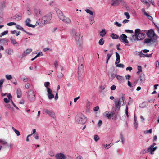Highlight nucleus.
Returning a JSON list of instances; mask_svg holds the SVG:
<instances>
[{
  "instance_id": "f257e3e1",
  "label": "nucleus",
  "mask_w": 159,
  "mask_h": 159,
  "mask_svg": "<svg viewBox=\"0 0 159 159\" xmlns=\"http://www.w3.org/2000/svg\"><path fill=\"white\" fill-rule=\"evenodd\" d=\"M70 33L75 39L76 43L80 44L82 42V36H81L80 33L77 30L72 29L70 30Z\"/></svg>"
},
{
  "instance_id": "f03ea898",
  "label": "nucleus",
  "mask_w": 159,
  "mask_h": 159,
  "mask_svg": "<svg viewBox=\"0 0 159 159\" xmlns=\"http://www.w3.org/2000/svg\"><path fill=\"white\" fill-rule=\"evenodd\" d=\"M145 30H141L139 29H137L135 30V33L137 41L142 40L145 37Z\"/></svg>"
},
{
  "instance_id": "7ed1b4c3",
  "label": "nucleus",
  "mask_w": 159,
  "mask_h": 159,
  "mask_svg": "<svg viewBox=\"0 0 159 159\" xmlns=\"http://www.w3.org/2000/svg\"><path fill=\"white\" fill-rule=\"evenodd\" d=\"M84 66L83 64L79 63L78 69V79L80 81H82L84 77Z\"/></svg>"
},
{
  "instance_id": "20e7f679",
  "label": "nucleus",
  "mask_w": 159,
  "mask_h": 159,
  "mask_svg": "<svg viewBox=\"0 0 159 159\" xmlns=\"http://www.w3.org/2000/svg\"><path fill=\"white\" fill-rule=\"evenodd\" d=\"M52 18L50 15H47L43 16L41 19L40 26H43L48 24Z\"/></svg>"
},
{
  "instance_id": "39448f33",
  "label": "nucleus",
  "mask_w": 159,
  "mask_h": 159,
  "mask_svg": "<svg viewBox=\"0 0 159 159\" xmlns=\"http://www.w3.org/2000/svg\"><path fill=\"white\" fill-rule=\"evenodd\" d=\"M86 121L85 116L81 113L78 114L76 116V121L80 124H84Z\"/></svg>"
},
{
  "instance_id": "423d86ee",
  "label": "nucleus",
  "mask_w": 159,
  "mask_h": 159,
  "mask_svg": "<svg viewBox=\"0 0 159 159\" xmlns=\"http://www.w3.org/2000/svg\"><path fill=\"white\" fill-rule=\"evenodd\" d=\"M125 102H124V96L123 95L120 96L119 100L115 102L116 109L118 110H119L121 106L125 105Z\"/></svg>"
},
{
  "instance_id": "0eeeda50",
  "label": "nucleus",
  "mask_w": 159,
  "mask_h": 159,
  "mask_svg": "<svg viewBox=\"0 0 159 159\" xmlns=\"http://www.w3.org/2000/svg\"><path fill=\"white\" fill-rule=\"evenodd\" d=\"M27 97L30 101L34 100L35 99V95L34 92L32 90H30L27 92Z\"/></svg>"
},
{
  "instance_id": "6e6552de",
  "label": "nucleus",
  "mask_w": 159,
  "mask_h": 159,
  "mask_svg": "<svg viewBox=\"0 0 159 159\" xmlns=\"http://www.w3.org/2000/svg\"><path fill=\"white\" fill-rule=\"evenodd\" d=\"M147 37L150 38L154 37V40L157 38V36L156 35L154 30L152 29H150L148 30L146 33Z\"/></svg>"
},
{
  "instance_id": "1a4fd4ad",
  "label": "nucleus",
  "mask_w": 159,
  "mask_h": 159,
  "mask_svg": "<svg viewBox=\"0 0 159 159\" xmlns=\"http://www.w3.org/2000/svg\"><path fill=\"white\" fill-rule=\"evenodd\" d=\"M127 36L125 34H123L120 36V40L123 42L124 43L125 45H127L128 43V41L127 39Z\"/></svg>"
},
{
  "instance_id": "9d476101",
  "label": "nucleus",
  "mask_w": 159,
  "mask_h": 159,
  "mask_svg": "<svg viewBox=\"0 0 159 159\" xmlns=\"http://www.w3.org/2000/svg\"><path fill=\"white\" fill-rule=\"evenodd\" d=\"M155 144V143L152 144L148 149V152H150V153L151 154L153 155L154 154V151H155L157 148L156 146L154 147V145Z\"/></svg>"
},
{
  "instance_id": "9b49d317",
  "label": "nucleus",
  "mask_w": 159,
  "mask_h": 159,
  "mask_svg": "<svg viewBox=\"0 0 159 159\" xmlns=\"http://www.w3.org/2000/svg\"><path fill=\"white\" fill-rule=\"evenodd\" d=\"M60 19L62 20L64 23L69 24L71 23V21L70 19L64 16H60Z\"/></svg>"
},
{
  "instance_id": "f8f14e48",
  "label": "nucleus",
  "mask_w": 159,
  "mask_h": 159,
  "mask_svg": "<svg viewBox=\"0 0 159 159\" xmlns=\"http://www.w3.org/2000/svg\"><path fill=\"white\" fill-rule=\"evenodd\" d=\"M56 159H66V156L62 153H60L55 155Z\"/></svg>"
},
{
  "instance_id": "ddd939ff",
  "label": "nucleus",
  "mask_w": 159,
  "mask_h": 159,
  "mask_svg": "<svg viewBox=\"0 0 159 159\" xmlns=\"http://www.w3.org/2000/svg\"><path fill=\"white\" fill-rule=\"evenodd\" d=\"M47 92L48 98L49 99H51L54 98V95L52 94V91L50 88H47Z\"/></svg>"
},
{
  "instance_id": "4468645a",
  "label": "nucleus",
  "mask_w": 159,
  "mask_h": 159,
  "mask_svg": "<svg viewBox=\"0 0 159 159\" xmlns=\"http://www.w3.org/2000/svg\"><path fill=\"white\" fill-rule=\"evenodd\" d=\"M7 96L8 99L7 98H4V101L6 103H8L11 101L12 98V96L10 94H7Z\"/></svg>"
},
{
  "instance_id": "2eb2a0df",
  "label": "nucleus",
  "mask_w": 159,
  "mask_h": 159,
  "mask_svg": "<svg viewBox=\"0 0 159 159\" xmlns=\"http://www.w3.org/2000/svg\"><path fill=\"white\" fill-rule=\"evenodd\" d=\"M10 41L11 42L13 45L16 47H18L19 45V44L17 42L16 40L15 39L12 37H11L10 38Z\"/></svg>"
},
{
  "instance_id": "dca6fc26",
  "label": "nucleus",
  "mask_w": 159,
  "mask_h": 159,
  "mask_svg": "<svg viewBox=\"0 0 159 159\" xmlns=\"http://www.w3.org/2000/svg\"><path fill=\"white\" fill-rule=\"evenodd\" d=\"M154 42V39L151 38H146L144 40L145 43L148 44Z\"/></svg>"
},
{
  "instance_id": "f3484780",
  "label": "nucleus",
  "mask_w": 159,
  "mask_h": 159,
  "mask_svg": "<svg viewBox=\"0 0 159 159\" xmlns=\"http://www.w3.org/2000/svg\"><path fill=\"white\" fill-rule=\"evenodd\" d=\"M5 52L9 55H12L14 53V51L10 48H9L5 50Z\"/></svg>"
},
{
  "instance_id": "a211bd4d",
  "label": "nucleus",
  "mask_w": 159,
  "mask_h": 159,
  "mask_svg": "<svg viewBox=\"0 0 159 159\" xmlns=\"http://www.w3.org/2000/svg\"><path fill=\"white\" fill-rule=\"evenodd\" d=\"M130 40L132 42H134L137 40V38L135 36V33H134V35H132L131 36L129 37Z\"/></svg>"
},
{
  "instance_id": "6ab92c4d",
  "label": "nucleus",
  "mask_w": 159,
  "mask_h": 159,
  "mask_svg": "<svg viewBox=\"0 0 159 159\" xmlns=\"http://www.w3.org/2000/svg\"><path fill=\"white\" fill-rule=\"evenodd\" d=\"M116 78L118 81L120 83H122L124 81V78L122 76L117 75Z\"/></svg>"
},
{
  "instance_id": "aec40b11",
  "label": "nucleus",
  "mask_w": 159,
  "mask_h": 159,
  "mask_svg": "<svg viewBox=\"0 0 159 159\" xmlns=\"http://www.w3.org/2000/svg\"><path fill=\"white\" fill-rule=\"evenodd\" d=\"M119 1L118 0H112L111 5L113 6H116L119 5Z\"/></svg>"
},
{
  "instance_id": "412c9836",
  "label": "nucleus",
  "mask_w": 159,
  "mask_h": 159,
  "mask_svg": "<svg viewBox=\"0 0 159 159\" xmlns=\"http://www.w3.org/2000/svg\"><path fill=\"white\" fill-rule=\"evenodd\" d=\"M34 12L37 16L38 15V13H39V14L41 15H42L43 14L42 12L41 11L39 8L35 9L34 10Z\"/></svg>"
},
{
  "instance_id": "4be33fe9",
  "label": "nucleus",
  "mask_w": 159,
  "mask_h": 159,
  "mask_svg": "<svg viewBox=\"0 0 159 159\" xmlns=\"http://www.w3.org/2000/svg\"><path fill=\"white\" fill-rule=\"evenodd\" d=\"M139 79L141 83L144 82L145 80V76L144 74H141L139 77Z\"/></svg>"
},
{
  "instance_id": "5701e85b",
  "label": "nucleus",
  "mask_w": 159,
  "mask_h": 159,
  "mask_svg": "<svg viewBox=\"0 0 159 159\" xmlns=\"http://www.w3.org/2000/svg\"><path fill=\"white\" fill-rule=\"evenodd\" d=\"M107 31L105 29H103L100 32V35L102 37H104L106 34Z\"/></svg>"
},
{
  "instance_id": "b1692460",
  "label": "nucleus",
  "mask_w": 159,
  "mask_h": 159,
  "mask_svg": "<svg viewBox=\"0 0 159 159\" xmlns=\"http://www.w3.org/2000/svg\"><path fill=\"white\" fill-rule=\"evenodd\" d=\"M17 97L18 98H20L22 96V92L21 90L20 89H18L17 90Z\"/></svg>"
},
{
  "instance_id": "393cba45",
  "label": "nucleus",
  "mask_w": 159,
  "mask_h": 159,
  "mask_svg": "<svg viewBox=\"0 0 159 159\" xmlns=\"http://www.w3.org/2000/svg\"><path fill=\"white\" fill-rule=\"evenodd\" d=\"M103 115L104 116L107 117L108 119H110L111 117V114H109L107 111H106L103 113Z\"/></svg>"
},
{
  "instance_id": "a878e982",
  "label": "nucleus",
  "mask_w": 159,
  "mask_h": 159,
  "mask_svg": "<svg viewBox=\"0 0 159 159\" xmlns=\"http://www.w3.org/2000/svg\"><path fill=\"white\" fill-rule=\"evenodd\" d=\"M16 28L17 29H19V30H20L22 31H24V32H25L27 33V34H28V33L24 29H23V28H22V27H21V26H20V25H16Z\"/></svg>"
},
{
  "instance_id": "bb28decb",
  "label": "nucleus",
  "mask_w": 159,
  "mask_h": 159,
  "mask_svg": "<svg viewBox=\"0 0 159 159\" xmlns=\"http://www.w3.org/2000/svg\"><path fill=\"white\" fill-rule=\"evenodd\" d=\"M48 114L52 117L54 119L55 118V113L52 111L51 110L49 112Z\"/></svg>"
},
{
  "instance_id": "cd10ccee",
  "label": "nucleus",
  "mask_w": 159,
  "mask_h": 159,
  "mask_svg": "<svg viewBox=\"0 0 159 159\" xmlns=\"http://www.w3.org/2000/svg\"><path fill=\"white\" fill-rule=\"evenodd\" d=\"M117 76V75L116 74L111 73L110 75L109 76V77L111 80H112L115 77H116Z\"/></svg>"
},
{
  "instance_id": "c85d7f7f",
  "label": "nucleus",
  "mask_w": 159,
  "mask_h": 159,
  "mask_svg": "<svg viewBox=\"0 0 159 159\" xmlns=\"http://www.w3.org/2000/svg\"><path fill=\"white\" fill-rule=\"evenodd\" d=\"M148 105V104L146 102H144L141 104H140L139 105V107L142 108H144V107H146Z\"/></svg>"
},
{
  "instance_id": "c756f323",
  "label": "nucleus",
  "mask_w": 159,
  "mask_h": 159,
  "mask_svg": "<svg viewBox=\"0 0 159 159\" xmlns=\"http://www.w3.org/2000/svg\"><path fill=\"white\" fill-rule=\"evenodd\" d=\"M86 12L90 15H93V14L92 11L88 9H86L85 10Z\"/></svg>"
},
{
  "instance_id": "7c9ffc66",
  "label": "nucleus",
  "mask_w": 159,
  "mask_h": 159,
  "mask_svg": "<svg viewBox=\"0 0 159 159\" xmlns=\"http://www.w3.org/2000/svg\"><path fill=\"white\" fill-rule=\"evenodd\" d=\"M57 77L59 79H61L62 78L63 75L62 73L60 72H57Z\"/></svg>"
},
{
  "instance_id": "2f4dec72",
  "label": "nucleus",
  "mask_w": 159,
  "mask_h": 159,
  "mask_svg": "<svg viewBox=\"0 0 159 159\" xmlns=\"http://www.w3.org/2000/svg\"><path fill=\"white\" fill-rule=\"evenodd\" d=\"M12 129L15 132L16 134L17 135V136H19L20 135V132L18 130L16 129L14 127H12Z\"/></svg>"
},
{
  "instance_id": "473e14b6",
  "label": "nucleus",
  "mask_w": 159,
  "mask_h": 159,
  "mask_svg": "<svg viewBox=\"0 0 159 159\" xmlns=\"http://www.w3.org/2000/svg\"><path fill=\"white\" fill-rule=\"evenodd\" d=\"M57 13L58 14V16L60 18V16H63V14L62 12L59 9H57L56 11Z\"/></svg>"
},
{
  "instance_id": "72a5a7b5",
  "label": "nucleus",
  "mask_w": 159,
  "mask_h": 159,
  "mask_svg": "<svg viewBox=\"0 0 159 159\" xmlns=\"http://www.w3.org/2000/svg\"><path fill=\"white\" fill-rule=\"evenodd\" d=\"M15 18L16 20L19 21L21 20L22 18L21 16L19 15H16L15 16Z\"/></svg>"
},
{
  "instance_id": "f704fd0d",
  "label": "nucleus",
  "mask_w": 159,
  "mask_h": 159,
  "mask_svg": "<svg viewBox=\"0 0 159 159\" xmlns=\"http://www.w3.org/2000/svg\"><path fill=\"white\" fill-rule=\"evenodd\" d=\"M32 51V49L30 48L27 49L24 51L25 53H26V55H28Z\"/></svg>"
},
{
  "instance_id": "c9c22d12",
  "label": "nucleus",
  "mask_w": 159,
  "mask_h": 159,
  "mask_svg": "<svg viewBox=\"0 0 159 159\" xmlns=\"http://www.w3.org/2000/svg\"><path fill=\"white\" fill-rule=\"evenodd\" d=\"M111 37L113 39H116L118 38L119 36L116 34L112 33L111 35Z\"/></svg>"
},
{
  "instance_id": "e433bc0d",
  "label": "nucleus",
  "mask_w": 159,
  "mask_h": 159,
  "mask_svg": "<svg viewBox=\"0 0 159 159\" xmlns=\"http://www.w3.org/2000/svg\"><path fill=\"white\" fill-rule=\"evenodd\" d=\"M112 55V54H110L108 53L107 54V61H106V63L107 64L108 63V61L109 59H110V58L111 57V56Z\"/></svg>"
},
{
  "instance_id": "4c0bfd02",
  "label": "nucleus",
  "mask_w": 159,
  "mask_h": 159,
  "mask_svg": "<svg viewBox=\"0 0 159 159\" xmlns=\"http://www.w3.org/2000/svg\"><path fill=\"white\" fill-rule=\"evenodd\" d=\"M104 41L103 38H101L98 42L99 44L101 45H102L104 44Z\"/></svg>"
},
{
  "instance_id": "58836bf2",
  "label": "nucleus",
  "mask_w": 159,
  "mask_h": 159,
  "mask_svg": "<svg viewBox=\"0 0 159 159\" xmlns=\"http://www.w3.org/2000/svg\"><path fill=\"white\" fill-rule=\"evenodd\" d=\"M31 22V20L29 18L26 19L25 21V24L27 26H29L30 24V23Z\"/></svg>"
},
{
  "instance_id": "ea45409f",
  "label": "nucleus",
  "mask_w": 159,
  "mask_h": 159,
  "mask_svg": "<svg viewBox=\"0 0 159 159\" xmlns=\"http://www.w3.org/2000/svg\"><path fill=\"white\" fill-rule=\"evenodd\" d=\"M4 81V79H1L0 80V88L1 89L2 87V85Z\"/></svg>"
},
{
  "instance_id": "a19ab883",
  "label": "nucleus",
  "mask_w": 159,
  "mask_h": 159,
  "mask_svg": "<svg viewBox=\"0 0 159 159\" xmlns=\"http://www.w3.org/2000/svg\"><path fill=\"white\" fill-rule=\"evenodd\" d=\"M5 77L8 80H11L12 78V76L10 75H6L5 76Z\"/></svg>"
},
{
  "instance_id": "79ce46f5",
  "label": "nucleus",
  "mask_w": 159,
  "mask_h": 159,
  "mask_svg": "<svg viewBox=\"0 0 159 159\" xmlns=\"http://www.w3.org/2000/svg\"><path fill=\"white\" fill-rule=\"evenodd\" d=\"M93 139L95 142H97L99 139V138L98 135H96L94 136Z\"/></svg>"
},
{
  "instance_id": "37998d69",
  "label": "nucleus",
  "mask_w": 159,
  "mask_h": 159,
  "mask_svg": "<svg viewBox=\"0 0 159 159\" xmlns=\"http://www.w3.org/2000/svg\"><path fill=\"white\" fill-rule=\"evenodd\" d=\"M147 152H148V149L146 150V149H144L142 150L140 152V154L141 155H144Z\"/></svg>"
},
{
  "instance_id": "c03bdc74",
  "label": "nucleus",
  "mask_w": 159,
  "mask_h": 159,
  "mask_svg": "<svg viewBox=\"0 0 159 159\" xmlns=\"http://www.w3.org/2000/svg\"><path fill=\"white\" fill-rule=\"evenodd\" d=\"M8 33V31H5L1 33L0 34V37H2V36L7 34Z\"/></svg>"
},
{
  "instance_id": "a18cd8bd",
  "label": "nucleus",
  "mask_w": 159,
  "mask_h": 159,
  "mask_svg": "<svg viewBox=\"0 0 159 159\" xmlns=\"http://www.w3.org/2000/svg\"><path fill=\"white\" fill-rule=\"evenodd\" d=\"M145 16H146L150 20L152 21L153 20L152 17L147 13H145Z\"/></svg>"
},
{
  "instance_id": "49530a36",
  "label": "nucleus",
  "mask_w": 159,
  "mask_h": 159,
  "mask_svg": "<svg viewBox=\"0 0 159 159\" xmlns=\"http://www.w3.org/2000/svg\"><path fill=\"white\" fill-rule=\"evenodd\" d=\"M124 14L125 16H126V17L127 19H129L130 18V16L128 12H125L124 13Z\"/></svg>"
},
{
  "instance_id": "de8ad7c7",
  "label": "nucleus",
  "mask_w": 159,
  "mask_h": 159,
  "mask_svg": "<svg viewBox=\"0 0 159 159\" xmlns=\"http://www.w3.org/2000/svg\"><path fill=\"white\" fill-rule=\"evenodd\" d=\"M140 57H145V54H144L142 52V51L140 52V53L138 54Z\"/></svg>"
},
{
  "instance_id": "09e8293b",
  "label": "nucleus",
  "mask_w": 159,
  "mask_h": 159,
  "mask_svg": "<svg viewBox=\"0 0 159 159\" xmlns=\"http://www.w3.org/2000/svg\"><path fill=\"white\" fill-rule=\"evenodd\" d=\"M114 24L119 27H121L122 26V24H121L119 23L117 21H116L114 23Z\"/></svg>"
},
{
  "instance_id": "8fccbe9b",
  "label": "nucleus",
  "mask_w": 159,
  "mask_h": 159,
  "mask_svg": "<svg viewBox=\"0 0 159 159\" xmlns=\"http://www.w3.org/2000/svg\"><path fill=\"white\" fill-rule=\"evenodd\" d=\"M50 85V83L48 82H46L44 83V86L47 88H48V87Z\"/></svg>"
},
{
  "instance_id": "3c124183",
  "label": "nucleus",
  "mask_w": 159,
  "mask_h": 159,
  "mask_svg": "<svg viewBox=\"0 0 159 159\" xmlns=\"http://www.w3.org/2000/svg\"><path fill=\"white\" fill-rule=\"evenodd\" d=\"M125 32L129 33H133L134 32L133 30H125Z\"/></svg>"
},
{
  "instance_id": "603ef678",
  "label": "nucleus",
  "mask_w": 159,
  "mask_h": 159,
  "mask_svg": "<svg viewBox=\"0 0 159 159\" xmlns=\"http://www.w3.org/2000/svg\"><path fill=\"white\" fill-rule=\"evenodd\" d=\"M0 143H1L2 144H6L7 143V142L6 141L2 139L0 140Z\"/></svg>"
},
{
  "instance_id": "864d4df0",
  "label": "nucleus",
  "mask_w": 159,
  "mask_h": 159,
  "mask_svg": "<svg viewBox=\"0 0 159 159\" xmlns=\"http://www.w3.org/2000/svg\"><path fill=\"white\" fill-rule=\"evenodd\" d=\"M116 66L120 68H123L124 67V65L122 64H117L116 65Z\"/></svg>"
},
{
  "instance_id": "5fc2aeb1",
  "label": "nucleus",
  "mask_w": 159,
  "mask_h": 159,
  "mask_svg": "<svg viewBox=\"0 0 159 159\" xmlns=\"http://www.w3.org/2000/svg\"><path fill=\"white\" fill-rule=\"evenodd\" d=\"M7 25L9 26H11L14 25H16V23L15 22H11L8 23L7 24Z\"/></svg>"
},
{
  "instance_id": "6e6d98bb",
  "label": "nucleus",
  "mask_w": 159,
  "mask_h": 159,
  "mask_svg": "<svg viewBox=\"0 0 159 159\" xmlns=\"http://www.w3.org/2000/svg\"><path fill=\"white\" fill-rule=\"evenodd\" d=\"M54 65L56 69H57L58 66V62L57 61H55L54 62Z\"/></svg>"
},
{
  "instance_id": "4d7b16f0",
  "label": "nucleus",
  "mask_w": 159,
  "mask_h": 159,
  "mask_svg": "<svg viewBox=\"0 0 159 159\" xmlns=\"http://www.w3.org/2000/svg\"><path fill=\"white\" fill-rule=\"evenodd\" d=\"M125 114L126 116H127V117H128V107L127 105L126 106V109H125Z\"/></svg>"
},
{
  "instance_id": "13d9d810",
  "label": "nucleus",
  "mask_w": 159,
  "mask_h": 159,
  "mask_svg": "<svg viewBox=\"0 0 159 159\" xmlns=\"http://www.w3.org/2000/svg\"><path fill=\"white\" fill-rule=\"evenodd\" d=\"M49 155L51 156V157H52V156H54V155H55V154L54 153V152L52 151H50L49 153Z\"/></svg>"
},
{
  "instance_id": "bf43d9fd",
  "label": "nucleus",
  "mask_w": 159,
  "mask_h": 159,
  "mask_svg": "<svg viewBox=\"0 0 159 159\" xmlns=\"http://www.w3.org/2000/svg\"><path fill=\"white\" fill-rule=\"evenodd\" d=\"M110 88L111 90H114L116 89V87L115 85H113Z\"/></svg>"
},
{
  "instance_id": "052dcab7",
  "label": "nucleus",
  "mask_w": 159,
  "mask_h": 159,
  "mask_svg": "<svg viewBox=\"0 0 159 159\" xmlns=\"http://www.w3.org/2000/svg\"><path fill=\"white\" fill-rule=\"evenodd\" d=\"M50 111L47 109H45L44 110V112L45 113L49 114Z\"/></svg>"
},
{
  "instance_id": "680f3d73",
  "label": "nucleus",
  "mask_w": 159,
  "mask_h": 159,
  "mask_svg": "<svg viewBox=\"0 0 159 159\" xmlns=\"http://www.w3.org/2000/svg\"><path fill=\"white\" fill-rule=\"evenodd\" d=\"M40 19H39L36 22V23H35V25H36V26H37L38 25H40Z\"/></svg>"
},
{
  "instance_id": "e2e57ef3",
  "label": "nucleus",
  "mask_w": 159,
  "mask_h": 159,
  "mask_svg": "<svg viewBox=\"0 0 159 159\" xmlns=\"http://www.w3.org/2000/svg\"><path fill=\"white\" fill-rule=\"evenodd\" d=\"M102 123V121L101 120H99V121L98 123V127H100L101 126Z\"/></svg>"
},
{
  "instance_id": "0e129e2a",
  "label": "nucleus",
  "mask_w": 159,
  "mask_h": 159,
  "mask_svg": "<svg viewBox=\"0 0 159 159\" xmlns=\"http://www.w3.org/2000/svg\"><path fill=\"white\" fill-rule=\"evenodd\" d=\"M120 61V58H116V60L115 64H116L119 63Z\"/></svg>"
},
{
  "instance_id": "69168bd1",
  "label": "nucleus",
  "mask_w": 159,
  "mask_h": 159,
  "mask_svg": "<svg viewBox=\"0 0 159 159\" xmlns=\"http://www.w3.org/2000/svg\"><path fill=\"white\" fill-rule=\"evenodd\" d=\"M152 54V53L150 54H145V57H151Z\"/></svg>"
},
{
  "instance_id": "338daca9",
  "label": "nucleus",
  "mask_w": 159,
  "mask_h": 159,
  "mask_svg": "<svg viewBox=\"0 0 159 159\" xmlns=\"http://www.w3.org/2000/svg\"><path fill=\"white\" fill-rule=\"evenodd\" d=\"M129 20L127 19H125L123 21V24H125L129 22Z\"/></svg>"
},
{
  "instance_id": "774afa93",
  "label": "nucleus",
  "mask_w": 159,
  "mask_h": 159,
  "mask_svg": "<svg viewBox=\"0 0 159 159\" xmlns=\"http://www.w3.org/2000/svg\"><path fill=\"white\" fill-rule=\"evenodd\" d=\"M30 86V84H27L25 86V88L26 89L29 88Z\"/></svg>"
}]
</instances>
